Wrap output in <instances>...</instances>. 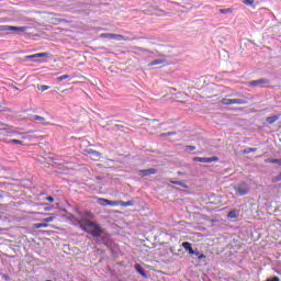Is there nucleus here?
I'll list each match as a JSON object with an SVG mask.
<instances>
[{"instance_id":"1","label":"nucleus","mask_w":281,"mask_h":281,"mask_svg":"<svg viewBox=\"0 0 281 281\" xmlns=\"http://www.w3.org/2000/svg\"><path fill=\"white\" fill-rule=\"evenodd\" d=\"M79 225L82 232L90 234V236H92L93 238H100L102 234H104V228H102L100 224L91 222L85 217H81L79 220Z\"/></svg>"},{"instance_id":"2","label":"nucleus","mask_w":281,"mask_h":281,"mask_svg":"<svg viewBox=\"0 0 281 281\" xmlns=\"http://www.w3.org/2000/svg\"><path fill=\"white\" fill-rule=\"evenodd\" d=\"M42 221H43V223L33 224V229H45V228L49 227L48 223H53V221H56V215L50 214L49 217H45Z\"/></svg>"},{"instance_id":"3","label":"nucleus","mask_w":281,"mask_h":281,"mask_svg":"<svg viewBox=\"0 0 281 281\" xmlns=\"http://www.w3.org/2000/svg\"><path fill=\"white\" fill-rule=\"evenodd\" d=\"M2 32H14L19 34L21 32H27V26H11V25H2L0 26Z\"/></svg>"},{"instance_id":"4","label":"nucleus","mask_w":281,"mask_h":281,"mask_svg":"<svg viewBox=\"0 0 281 281\" xmlns=\"http://www.w3.org/2000/svg\"><path fill=\"white\" fill-rule=\"evenodd\" d=\"M220 102H221V104H224V106H232V104H247V99L223 98Z\"/></svg>"},{"instance_id":"5","label":"nucleus","mask_w":281,"mask_h":281,"mask_svg":"<svg viewBox=\"0 0 281 281\" xmlns=\"http://www.w3.org/2000/svg\"><path fill=\"white\" fill-rule=\"evenodd\" d=\"M19 128L12 125H3L2 131L7 135V137H12V135H21V133L16 132Z\"/></svg>"},{"instance_id":"6","label":"nucleus","mask_w":281,"mask_h":281,"mask_svg":"<svg viewBox=\"0 0 281 281\" xmlns=\"http://www.w3.org/2000/svg\"><path fill=\"white\" fill-rule=\"evenodd\" d=\"M101 38H115L116 41H127L126 37L120 34H113V33H102Z\"/></svg>"},{"instance_id":"7","label":"nucleus","mask_w":281,"mask_h":281,"mask_svg":"<svg viewBox=\"0 0 281 281\" xmlns=\"http://www.w3.org/2000/svg\"><path fill=\"white\" fill-rule=\"evenodd\" d=\"M194 161H199L200 164H212L214 161H218V157L213 156L211 158L207 157H196L194 158Z\"/></svg>"},{"instance_id":"8","label":"nucleus","mask_w":281,"mask_h":281,"mask_svg":"<svg viewBox=\"0 0 281 281\" xmlns=\"http://www.w3.org/2000/svg\"><path fill=\"white\" fill-rule=\"evenodd\" d=\"M138 175L140 177H148L150 175H157V169H155V168L142 169V170H138Z\"/></svg>"},{"instance_id":"9","label":"nucleus","mask_w":281,"mask_h":281,"mask_svg":"<svg viewBox=\"0 0 281 281\" xmlns=\"http://www.w3.org/2000/svg\"><path fill=\"white\" fill-rule=\"evenodd\" d=\"M262 85H269V80L268 79L254 80L248 83V87H262Z\"/></svg>"},{"instance_id":"10","label":"nucleus","mask_w":281,"mask_h":281,"mask_svg":"<svg viewBox=\"0 0 281 281\" xmlns=\"http://www.w3.org/2000/svg\"><path fill=\"white\" fill-rule=\"evenodd\" d=\"M88 155H90V159L93 161H100V157H102V154L98 150L89 149Z\"/></svg>"},{"instance_id":"11","label":"nucleus","mask_w":281,"mask_h":281,"mask_svg":"<svg viewBox=\"0 0 281 281\" xmlns=\"http://www.w3.org/2000/svg\"><path fill=\"white\" fill-rule=\"evenodd\" d=\"M236 194H238L239 196H245V194L249 193V188H236L235 189Z\"/></svg>"},{"instance_id":"12","label":"nucleus","mask_w":281,"mask_h":281,"mask_svg":"<svg viewBox=\"0 0 281 281\" xmlns=\"http://www.w3.org/2000/svg\"><path fill=\"white\" fill-rule=\"evenodd\" d=\"M31 120L32 122H42V124H45V126L49 125V122H45V117L41 115H33Z\"/></svg>"},{"instance_id":"13","label":"nucleus","mask_w":281,"mask_h":281,"mask_svg":"<svg viewBox=\"0 0 281 281\" xmlns=\"http://www.w3.org/2000/svg\"><path fill=\"white\" fill-rule=\"evenodd\" d=\"M281 115L280 114H276V115H272V116H268L266 119V122L268 124H276V122H278V120H280Z\"/></svg>"},{"instance_id":"14","label":"nucleus","mask_w":281,"mask_h":281,"mask_svg":"<svg viewBox=\"0 0 281 281\" xmlns=\"http://www.w3.org/2000/svg\"><path fill=\"white\" fill-rule=\"evenodd\" d=\"M182 247L183 249H186V251H189L191 256L194 255V249L192 248V244H190L189 241L182 243Z\"/></svg>"},{"instance_id":"15","label":"nucleus","mask_w":281,"mask_h":281,"mask_svg":"<svg viewBox=\"0 0 281 281\" xmlns=\"http://www.w3.org/2000/svg\"><path fill=\"white\" fill-rule=\"evenodd\" d=\"M77 214H79V216H85L86 218H95V215L91 211H85L83 213L77 211Z\"/></svg>"},{"instance_id":"16","label":"nucleus","mask_w":281,"mask_h":281,"mask_svg":"<svg viewBox=\"0 0 281 281\" xmlns=\"http://www.w3.org/2000/svg\"><path fill=\"white\" fill-rule=\"evenodd\" d=\"M135 270L143 276V278H146V271L144 270V268H142V266L139 263H136L134 266Z\"/></svg>"},{"instance_id":"17","label":"nucleus","mask_w":281,"mask_h":281,"mask_svg":"<svg viewBox=\"0 0 281 281\" xmlns=\"http://www.w3.org/2000/svg\"><path fill=\"white\" fill-rule=\"evenodd\" d=\"M46 56H49L48 53H37L34 55H30L27 58H46Z\"/></svg>"},{"instance_id":"18","label":"nucleus","mask_w":281,"mask_h":281,"mask_svg":"<svg viewBox=\"0 0 281 281\" xmlns=\"http://www.w3.org/2000/svg\"><path fill=\"white\" fill-rule=\"evenodd\" d=\"M265 161H266V164H278L279 166H281V159H276V158L271 159V158H268V159H266Z\"/></svg>"},{"instance_id":"19","label":"nucleus","mask_w":281,"mask_h":281,"mask_svg":"<svg viewBox=\"0 0 281 281\" xmlns=\"http://www.w3.org/2000/svg\"><path fill=\"white\" fill-rule=\"evenodd\" d=\"M280 181H281V171L277 176L271 178V183H280Z\"/></svg>"},{"instance_id":"20","label":"nucleus","mask_w":281,"mask_h":281,"mask_svg":"<svg viewBox=\"0 0 281 281\" xmlns=\"http://www.w3.org/2000/svg\"><path fill=\"white\" fill-rule=\"evenodd\" d=\"M228 218H238V211L233 210L227 214Z\"/></svg>"},{"instance_id":"21","label":"nucleus","mask_w":281,"mask_h":281,"mask_svg":"<svg viewBox=\"0 0 281 281\" xmlns=\"http://www.w3.org/2000/svg\"><path fill=\"white\" fill-rule=\"evenodd\" d=\"M120 205H122V207H131L134 205V203L133 201H127V202L120 201Z\"/></svg>"},{"instance_id":"22","label":"nucleus","mask_w":281,"mask_h":281,"mask_svg":"<svg viewBox=\"0 0 281 281\" xmlns=\"http://www.w3.org/2000/svg\"><path fill=\"white\" fill-rule=\"evenodd\" d=\"M256 150L258 149L249 147L243 150V155H249V153H256Z\"/></svg>"},{"instance_id":"23","label":"nucleus","mask_w":281,"mask_h":281,"mask_svg":"<svg viewBox=\"0 0 281 281\" xmlns=\"http://www.w3.org/2000/svg\"><path fill=\"white\" fill-rule=\"evenodd\" d=\"M109 201L110 200H106L104 198H99L100 205H103L104 207H106V205H109Z\"/></svg>"},{"instance_id":"24","label":"nucleus","mask_w":281,"mask_h":281,"mask_svg":"<svg viewBox=\"0 0 281 281\" xmlns=\"http://www.w3.org/2000/svg\"><path fill=\"white\" fill-rule=\"evenodd\" d=\"M149 65H150V67H155V65H164V60L155 59Z\"/></svg>"},{"instance_id":"25","label":"nucleus","mask_w":281,"mask_h":281,"mask_svg":"<svg viewBox=\"0 0 281 281\" xmlns=\"http://www.w3.org/2000/svg\"><path fill=\"white\" fill-rule=\"evenodd\" d=\"M232 12H234V10L232 9H220V13L221 14H232Z\"/></svg>"},{"instance_id":"26","label":"nucleus","mask_w":281,"mask_h":281,"mask_svg":"<svg viewBox=\"0 0 281 281\" xmlns=\"http://www.w3.org/2000/svg\"><path fill=\"white\" fill-rule=\"evenodd\" d=\"M69 75H63L56 78L57 82H63V80H68Z\"/></svg>"},{"instance_id":"27","label":"nucleus","mask_w":281,"mask_h":281,"mask_svg":"<svg viewBox=\"0 0 281 281\" xmlns=\"http://www.w3.org/2000/svg\"><path fill=\"white\" fill-rule=\"evenodd\" d=\"M8 144H19L20 146H23V140L13 138V139L9 140Z\"/></svg>"},{"instance_id":"28","label":"nucleus","mask_w":281,"mask_h":281,"mask_svg":"<svg viewBox=\"0 0 281 281\" xmlns=\"http://www.w3.org/2000/svg\"><path fill=\"white\" fill-rule=\"evenodd\" d=\"M172 135H177V132L162 133V134H160V137H170Z\"/></svg>"},{"instance_id":"29","label":"nucleus","mask_w":281,"mask_h":281,"mask_svg":"<svg viewBox=\"0 0 281 281\" xmlns=\"http://www.w3.org/2000/svg\"><path fill=\"white\" fill-rule=\"evenodd\" d=\"M171 183L173 186H180V188H187L186 183L181 182V181H171Z\"/></svg>"},{"instance_id":"30","label":"nucleus","mask_w":281,"mask_h":281,"mask_svg":"<svg viewBox=\"0 0 281 281\" xmlns=\"http://www.w3.org/2000/svg\"><path fill=\"white\" fill-rule=\"evenodd\" d=\"M109 205H111L112 207H115L116 205H120V201H109Z\"/></svg>"},{"instance_id":"31","label":"nucleus","mask_w":281,"mask_h":281,"mask_svg":"<svg viewBox=\"0 0 281 281\" xmlns=\"http://www.w3.org/2000/svg\"><path fill=\"white\" fill-rule=\"evenodd\" d=\"M49 89V86H41L38 88L40 91H47Z\"/></svg>"},{"instance_id":"32","label":"nucleus","mask_w":281,"mask_h":281,"mask_svg":"<svg viewBox=\"0 0 281 281\" xmlns=\"http://www.w3.org/2000/svg\"><path fill=\"white\" fill-rule=\"evenodd\" d=\"M246 5H248V8H252L254 7V1H245Z\"/></svg>"},{"instance_id":"33","label":"nucleus","mask_w":281,"mask_h":281,"mask_svg":"<svg viewBox=\"0 0 281 281\" xmlns=\"http://www.w3.org/2000/svg\"><path fill=\"white\" fill-rule=\"evenodd\" d=\"M57 21H58V23H69V21H67L65 19H58Z\"/></svg>"},{"instance_id":"34","label":"nucleus","mask_w":281,"mask_h":281,"mask_svg":"<svg viewBox=\"0 0 281 281\" xmlns=\"http://www.w3.org/2000/svg\"><path fill=\"white\" fill-rule=\"evenodd\" d=\"M46 201H48V203H54V198L47 196V198H46Z\"/></svg>"},{"instance_id":"35","label":"nucleus","mask_w":281,"mask_h":281,"mask_svg":"<svg viewBox=\"0 0 281 281\" xmlns=\"http://www.w3.org/2000/svg\"><path fill=\"white\" fill-rule=\"evenodd\" d=\"M268 281H280V278L273 277L272 279H267Z\"/></svg>"},{"instance_id":"36","label":"nucleus","mask_w":281,"mask_h":281,"mask_svg":"<svg viewBox=\"0 0 281 281\" xmlns=\"http://www.w3.org/2000/svg\"><path fill=\"white\" fill-rule=\"evenodd\" d=\"M198 259H199V260H203V259H205V255L200 254V255H199V257H198Z\"/></svg>"},{"instance_id":"37","label":"nucleus","mask_w":281,"mask_h":281,"mask_svg":"<svg viewBox=\"0 0 281 281\" xmlns=\"http://www.w3.org/2000/svg\"><path fill=\"white\" fill-rule=\"evenodd\" d=\"M187 148H189V150H196V147L194 146H187Z\"/></svg>"},{"instance_id":"38","label":"nucleus","mask_w":281,"mask_h":281,"mask_svg":"<svg viewBox=\"0 0 281 281\" xmlns=\"http://www.w3.org/2000/svg\"><path fill=\"white\" fill-rule=\"evenodd\" d=\"M200 255H201V252L194 250L193 256H196V258H199Z\"/></svg>"},{"instance_id":"39","label":"nucleus","mask_w":281,"mask_h":281,"mask_svg":"<svg viewBox=\"0 0 281 281\" xmlns=\"http://www.w3.org/2000/svg\"><path fill=\"white\" fill-rule=\"evenodd\" d=\"M12 88H13L15 91H19V87L12 86Z\"/></svg>"},{"instance_id":"40","label":"nucleus","mask_w":281,"mask_h":281,"mask_svg":"<svg viewBox=\"0 0 281 281\" xmlns=\"http://www.w3.org/2000/svg\"><path fill=\"white\" fill-rule=\"evenodd\" d=\"M33 214H43V215H45V213H41V212H34Z\"/></svg>"},{"instance_id":"41","label":"nucleus","mask_w":281,"mask_h":281,"mask_svg":"<svg viewBox=\"0 0 281 281\" xmlns=\"http://www.w3.org/2000/svg\"><path fill=\"white\" fill-rule=\"evenodd\" d=\"M44 210H45V212H49L50 209L49 207H45Z\"/></svg>"},{"instance_id":"42","label":"nucleus","mask_w":281,"mask_h":281,"mask_svg":"<svg viewBox=\"0 0 281 281\" xmlns=\"http://www.w3.org/2000/svg\"><path fill=\"white\" fill-rule=\"evenodd\" d=\"M1 199H3V195H0V201H1Z\"/></svg>"},{"instance_id":"43","label":"nucleus","mask_w":281,"mask_h":281,"mask_svg":"<svg viewBox=\"0 0 281 281\" xmlns=\"http://www.w3.org/2000/svg\"><path fill=\"white\" fill-rule=\"evenodd\" d=\"M245 1H254V0H245Z\"/></svg>"},{"instance_id":"44","label":"nucleus","mask_w":281,"mask_h":281,"mask_svg":"<svg viewBox=\"0 0 281 281\" xmlns=\"http://www.w3.org/2000/svg\"><path fill=\"white\" fill-rule=\"evenodd\" d=\"M0 109H1V104H0Z\"/></svg>"},{"instance_id":"45","label":"nucleus","mask_w":281,"mask_h":281,"mask_svg":"<svg viewBox=\"0 0 281 281\" xmlns=\"http://www.w3.org/2000/svg\"><path fill=\"white\" fill-rule=\"evenodd\" d=\"M0 221H1V216H0Z\"/></svg>"}]
</instances>
